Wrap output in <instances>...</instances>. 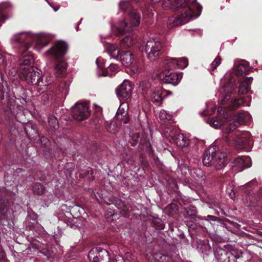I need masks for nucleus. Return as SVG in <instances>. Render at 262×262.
Returning a JSON list of instances; mask_svg holds the SVG:
<instances>
[{
	"instance_id": "obj_1",
	"label": "nucleus",
	"mask_w": 262,
	"mask_h": 262,
	"mask_svg": "<svg viewBox=\"0 0 262 262\" xmlns=\"http://www.w3.org/2000/svg\"><path fill=\"white\" fill-rule=\"evenodd\" d=\"M53 37V35L46 32L34 33L31 31L21 32L12 36L11 43L12 48L18 53L26 52L33 43H35V49L40 51L49 43Z\"/></svg>"
},
{
	"instance_id": "obj_2",
	"label": "nucleus",
	"mask_w": 262,
	"mask_h": 262,
	"mask_svg": "<svg viewBox=\"0 0 262 262\" xmlns=\"http://www.w3.org/2000/svg\"><path fill=\"white\" fill-rule=\"evenodd\" d=\"M172 7L180 9V14L177 16H171L168 18L167 27L171 29L179 25H182L199 17L202 11V7L196 0H174ZM169 9H167V10Z\"/></svg>"
},
{
	"instance_id": "obj_3",
	"label": "nucleus",
	"mask_w": 262,
	"mask_h": 262,
	"mask_svg": "<svg viewBox=\"0 0 262 262\" xmlns=\"http://www.w3.org/2000/svg\"><path fill=\"white\" fill-rule=\"evenodd\" d=\"M33 61V56L29 54L24 55L19 59L20 64L19 77L27 83L34 85L37 84L41 76V73L38 69L30 66Z\"/></svg>"
},
{
	"instance_id": "obj_4",
	"label": "nucleus",
	"mask_w": 262,
	"mask_h": 262,
	"mask_svg": "<svg viewBox=\"0 0 262 262\" xmlns=\"http://www.w3.org/2000/svg\"><path fill=\"white\" fill-rule=\"evenodd\" d=\"M217 149L218 147L215 145L209 147L205 152L203 159L204 165H212L216 170L223 168L227 161L226 154L219 151Z\"/></svg>"
},
{
	"instance_id": "obj_5",
	"label": "nucleus",
	"mask_w": 262,
	"mask_h": 262,
	"mask_svg": "<svg viewBox=\"0 0 262 262\" xmlns=\"http://www.w3.org/2000/svg\"><path fill=\"white\" fill-rule=\"evenodd\" d=\"M124 19L120 21L116 27L117 33L123 34L130 32L132 28L138 27L141 21V12L137 9H129Z\"/></svg>"
},
{
	"instance_id": "obj_6",
	"label": "nucleus",
	"mask_w": 262,
	"mask_h": 262,
	"mask_svg": "<svg viewBox=\"0 0 262 262\" xmlns=\"http://www.w3.org/2000/svg\"><path fill=\"white\" fill-rule=\"evenodd\" d=\"M224 140L232 143L238 148L249 149L252 144L251 134L249 132H238L233 136H224Z\"/></svg>"
},
{
	"instance_id": "obj_7",
	"label": "nucleus",
	"mask_w": 262,
	"mask_h": 262,
	"mask_svg": "<svg viewBox=\"0 0 262 262\" xmlns=\"http://www.w3.org/2000/svg\"><path fill=\"white\" fill-rule=\"evenodd\" d=\"M231 73H227L225 74L224 79L222 80L223 83L226 80H228L226 84H223L220 88L216 96H218L222 103L225 104L230 99L231 94L235 88V79L231 77Z\"/></svg>"
},
{
	"instance_id": "obj_8",
	"label": "nucleus",
	"mask_w": 262,
	"mask_h": 262,
	"mask_svg": "<svg viewBox=\"0 0 262 262\" xmlns=\"http://www.w3.org/2000/svg\"><path fill=\"white\" fill-rule=\"evenodd\" d=\"M228 115V127L226 128V132L227 134H229L235 130L238 126L250 121L251 119L250 114L245 111L240 112L235 115H232L230 113Z\"/></svg>"
},
{
	"instance_id": "obj_9",
	"label": "nucleus",
	"mask_w": 262,
	"mask_h": 262,
	"mask_svg": "<svg viewBox=\"0 0 262 262\" xmlns=\"http://www.w3.org/2000/svg\"><path fill=\"white\" fill-rule=\"evenodd\" d=\"M21 101L20 100L17 99V100L14 99H10L8 100L7 104V108L6 111V114L10 116H14L19 122L23 124L25 123V122H22L20 117H23V108L22 105H19L17 101H20L22 104L26 103V100L23 99Z\"/></svg>"
},
{
	"instance_id": "obj_10",
	"label": "nucleus",
	"mask_w": 262,
	"mask_h": 262,
	"mask_svg": "<svg viewBox=\"0 0 262 262\" xmlns=\"http://www.w3.org/2000/svg\"><path fill=\"white\" fill-rule=\"evenodd\" d=\"M106 61L102 57H98L96 60L98 67L97 75L98 76H111L115 75L120 70L119 66L116 64L111 63L105 69Z\"/></svg>"
},
{
	"instance_id": "obj_11",
	"label": "nucleus",
	"mask_w": 262,
	"mask_h": 262,
	"mask_svg": "<svg viewBox=\"0 0 262 262\" xmlns=\"http://www.w3.org/2000/svg\"><path fill=\"white\" fill-rule=\"evenodd\" d=\"M162 49L161 41L157 39L150 38L145 46V51L147 58L150 60H154L159 56Z\"/></svg>"
},
{
	"instance_id": "obj_12",
	"label": "nucleus",
	"mask_w": 262,
	"mask_h": 262,
	"mask_svg": "<svg viewBox=\"0 0 262 262\" xmlns=\"http://www.w3.org/2000/svg\"><path fill=\"white\" fill-rule=\"evenodd\" d=\"M88 258L90 262L110 261L108 251L100 247L91 249L89 253Z\"/></svg>"
},
{
	"instance_id": "obj_13",
	"label": "nucleus",
	"mask_w": 262,
	"mask_h": 262,
	"mask_svg": "<svg viewBox=\"0 0 262 262\" xmlns=\"http://www.w3.org/2000/svg\"><path fill=\"white\" fill-rule=\"evenodd\" d=\"M72 114L74 118L81 121L86 119L90 115L89 107L86 102H78L72 108Z\"/></svg>"
},
{
	"instance_id": "obj_14",
	"label": "nucleus",
	"mask_w": 262,
	"mask_h": 262,
	"mask_svg": "<svg viewBox=\"0 0 262 262\" xmlns=\"http://www.w3.org/2000/svg\"><path fill=\"white\" fill-rule=\"evenodd\" d=\"M68 48L67 43L62 41H59L51 48L47 50L44 55L50 56L56 59L62 57L66 53Z\"/></svg>"
},
{
	"instance_id": "obj_15",
	"label": "nucleus",
	"mask_w": 262,
	"mask_h": 262,
	"mask_svg": "<svg viewBox=\"0 0 262 262\" xmlns=\"http://www.w3.org/2000/svg\"><path fill=\"white\" fill-rule=\"evenodd\" d=\"M132 89L133 86L131 82L128 80H124L116 89V93L119 99H126L131 96Z\"/></svg>"
},
{
	"instance_id": "obj_16",
	"label": "nucleus",
	"mask_w": 262,
	"mask_h": 262,
	"mask_svg": "<svg viewBox=\"0 0 262 262\" xmlns=\"http://www.w3.org/2000/svg\"><path fill=\"white\" fill-rule=\"evenodd\" d=\"M251 165V159L248 156L237 158L232 162V169L236 172L242 171L245 168H249Z\"/></svg>"
},
{
	"instance_id": "obj_17",
	"label": "nucleus",
	"mask_w": 262,
	"mask_h": 262,
	"mask_svg": "<svg viewBox=\"0 0 262 262\" xmlns=\"http://www.w3.org/2000/svg\"><path fill=\"white\" fill-rule=\"evenodd\" d=\"M229 120V115L227 113L224 114L223 116L219 115L217 117L212 118L211 119L207 121V123L215 129H219L223 126L225 127V133L226 128L228 127V121Z\"/></svg>"
},
{
	"instance_id": "obj_18",
	"label": "nucleus",
	"mask_w": 262,
	"mask_h": 262,
	"mask_svg": "<svg viewBox=\"0 0 262 262\" xmlns=\"http://www.w3.org/2000/svg\"><path fill=\"white\" fill-rule=\"evenodd\" d=\"M160 77L163 81L166 83L171 84L173 85H178L182 78L181 73H171L168 74V72L161 73Z\"/></svg>"
},
{
	"instance_id": "obj_19",
	"label": "nucleus",
	"mask_w": 262,
	"mask_h": 262,
	"mask_svg": "<svg viewBox=\"0 0 262 262\" xmlns=\"http://www.w3.org/2000/svg\"><path fill=\"white\" fill-rule=\"evenodd\" d=\"M234 67L237 75H247L250 70L248 62L245 60L235 61Z\"/></svg>"
},
{
	"instance_id": "obj_20",
	"label": "nucleus",
	"mask_w": 262,
	"mask_h": 262,
	"mask_svg": "<svg viewBox=\"0 0 262 262\" xmlns=\"http://www.w3.org/2000/svg\"><path fill=\"white\" fill-rule=\"evenodd\" d=\"M166 92L161 86H157L151 91L150 97L153 102L157 104L161 103L164 93Z\"/></svg>"
},
{
	"instance_id": "obj_21",
	"label": "nucleus",
	"mask_w": 262,
	"mask_h": 262,
	"mask_svg": "<svg viewBox=\"0 0 262 262\" xmlns=\"http://www.w3.org/2000/svg\"><path fill=\"white\" fill-rule=\"evenodd\" d=\"M127 106V104L122 103L118 108L116 115L117 119L120 120L124 124L127 123L129 121Z\"/></svg>"
},
{
	"instance_id": "obj_22",
	"label": "nucleus",
	"mask_w": 262,
	"mask_h": 262,
	"mask_svg": "<svg viewBox=\"0 0 262 262\" xmlns=\"http://www.w3.org/2000/svg\"><path fill=\"white\" fill-rule=\"evenodd\" d=\"M107 52L109 54L111 57L117 59L121 55V51L122 49L114 44L106 43L105 46Z\"/></svg>"
},
{
	"instance_id": "obj_23",
	"label": "nucleus",
	"mask_w": 262,
	"mask_h": 262,
	"mask_svg": "<svg viewBox=\"0 0 262 262\" xmlns=\"http://www.w3.org/2000/svg\"><path fill=\"white\" fill-rule=\"evenodd\" d=\"M252 79V77H246L240 82L238 88V93L239 94H246L249 92Z\"/></svg>"
},
{
	"instance_id": "obj_24",
	"label": "nucleus",
	"mask_w": 262,
	"mask_h": 262,
	"mask_svg": "<svg viewBox=\"0 0 262 262\" xmlns=\"http://www.w3.org/2000/svg\"><path fill=\"white\" fill-rule=\"evenodd\" d=\"M120 60L124 66H130L134 60L132 52L130 51L124 52L120 55Z\"/></svg>"
},
{
	"instance_id": "obj_25",
	"label": "nucleus",
	"mask_w": 262,
	"mask_h": 262,
	"mask_svg": "<svg viewBox=\"0 0 262 262\" xmlns=\"http://www.w3.org/2000/svg\"><path fill=\"white\" fill-rule=\"evenodd\" d=\"M172 142L175 143L178 147L182 148L188 145L189 140L183 134H179L177 135L176 139Z\"/></svg>"
},
{
	"instance_id": "obj_26",
	"label": "nucleus",
	"mask_w": 262,
	"mask_h": 262,
	"mask_svg": "<svg viewBox=\"0 0 262 262\" xmlns=\"http://www.w3.org/2000/svg\"><path fill=\"white\" fill-rule=\"evenodd\" d=\"M129 32V34L120 41V46L123 49L130 48L134 45L133 34L132 32Z\"/></svg>"
},
{
	"instance_id": "obj_27",
	"label": "nucleus",
	"mask_w": 262,
	"mask_h": 262,
	"mask_svg": "<svg viewBox=\"0 0 262 262\" xmlns=\"http://www.w3.org/2000/svg\"><path fill=\"white\" fill-rule=\"evenodd\" d=\"M67 63L64 60L59 61L55 68V75L58 77L64 75L67 70Z\"/></svg>"
},
{
	"instance_id": "obj_28",
	"label": "nucleus",
	"mask_w": 262,
	"mask_h": 262,
	"mask_svg": "<svg viewBox=\"0 0 262 262\" xmlns=\"http://www.w3.org/2000/svg\"><path fill=\"white\" fill-rule=\"evenodd\" d=\"M11 4L8 2H3L0 4V26L7 18L5 12L11 7Z\"/></svg>"
},
{
	"instance_id": "obj_29",
	"label": "nucleus",
	"mask_w": 262,
	"mask_h": 262,
	"mask_svg": "<svg viewBox=\"0 0 262 262\" xmlns=\"http://www.w3.org/2000/svg\"><path fill=\"white\" fill-rule=\"evenodd\" d=\"M176 58L166 57L163 61V64L166 70H172L177 68Z\"/></svg>"
},
{
	"instance_id": "obj_30",
	"label": "nucleus",
	"mask_w": 262,
	"mask_h": 262,
	"mask_svg": "<svg viewBox=\"0 0 262 262\" xmlns=\"http://www.w3.org/2000/svg\"><path fill=\"white\" fill-rule=\"evenodd\" d=\"M24 129L27 136L30 140H32L35 137H38V134L35 129L33 128L32 125L30 123L26 124L24 127Z\"/></svg>"
},
{
	"instance_id": "obj_31",
	"label": "nucleus",
	"mask_w": 262,
	"mask_h": 262,
	"mask_svg": "<svg viewBox=\"0 0 262 262\" xmlns=\"http://www.w3.org/2000/svg\"><path fill=\"white\" fill-rule=\"evenodd\" d=\"M178 134V130L176 128H168L164 133V137L171 142L174 140Z\"/></svg>"
},
{
	"instance_id": "obj_32",
	"label": "nucleus",
	"mask_w": 262,
	"mask_h": 262,
	"mask_svg": "<svg viewBox=\"0 0 262 262\" xmlns=\"http://www.w3.org/2000/svg\"><path fill=\"white\" fill-rule=\"evenodd\" d=\"M119 8L120 10L125 14L127 13L129 9H134L131 6L130 3L128 1H121L119 3Z\"/></svg>"
},
{
	"instance_id": "obj_33",
	"label": "nucleus",
	"mask_w": 262,
	"mask_h": 262,
	"mask_svg": "<svg viewBox=\"0 0 262 262\" xmlns=\"http://www.w3.org/2000/svg\"><path fill=\"white\" fill-rule=\"evenodd\" d=\"M242 105L249 106L250 104L249 103H246L243 98H239V99H236L233 101L232 105L230 106V109L233 110L236 107Z\"/></svg>"
},
{
	"instance_id": "obj_34",
	"label": "nucleus",
	"mask_w": 262,
	"mask_h": 262,
	"mask_svg": "<svg viewBox=\"0 0 262 262\" xmlns=\"http://www.w3.org/2000/svg\"><path fill=\"white\" fill-rule=\"evenodd\" d=\"M177 68L183 69L185 68L188 64V59L186 57L177 58Z\"/></svg>"
},
{
	"instance_id": "obj_35",
	"label": "nucleus",
	"mask_w": 262,
	"mask_h": 262,
	"mask_svg": "<svg viewBox=\"0 0 262 262\" xmlns=\"http://www.w3.org/2000/svg\"><path fill=\"white\" fill-rule=\"evenodd\" d=\"M49 125L51 129L55 130L58 128L57 119L54 116H51L49 117Z\"/></svg>"
},
{
	"instance_id": "obj_36",
	"label": "nucleus",
	"mask_w": 262,
	"mask_h": 262,
	"mask_svg": "<svg viewBox=\"0 0 262 262\" xmlns=\"http://www.w3.org/2000/svg\"><path fill=\"white\" fill-rule=\"evenodd\" d=\"M51 84V80L50 81H45V79L41 77V76H40L37 85L39 88V90H42L44 91L46 89V86H48Z\"/></svg>"
},
{
	"instance_id": "obj_37",
	"label": "nucleus",
	"mask_w": 262,
	"mask_h": 262,
	"mask_svg": "<svg viewBox=\"0 0 262 262\" xmlns=\"http://www.w3.org/2000/svg\"><path fill=\"white\" fill-rule=\"evenodd\" d=\"M33 192L36 194L40 195L45 191L44 187L40 183H35L33 186Z\"/></svg>"
},
{
	"instance_id": "obj_38",
	"label": "nucleus",
	"mask_w": 262,
	"mask_h": 262,
	"mask_svg": "<svg viewBox=\"0 0 262 262\" xmlns=\"http://www.w3.org/2000/svg\"><path fill=\"white\" fill-rule=\"evenodd\" d=\"M159 117L160 120L163 121L170 120L172 118V115L165 110H161L159 113Z\"/></svg>"
},
{
	"instance_id": "obj_39",
	"label": "nucleus",
	"mask_w": 262,
	"mask_h": 262,
	"mask_svg": "<svg viewBox=\"0 0 262 262\" xmlns=\"http://www.w3.org/2000/svg\"><path fill=\"white\" fill-rule=\"evenodd\" d=\"M7 87V83L4 80L3 75L0 70V93L3 94L5 90V88Z\"/></svg>"
},
{
	"instance_id": "obj_40",
	"label": "nucleus",
	"mask_w": 262,
	"mask_h": 262,
	"mask_svg": "<svg viewBox=\"0 0 262 262\" xmlns=\"http://www.w3.org/2000/svg\"><path fill=\"white\" fill-rule=\"evenodd\" d=\"M221 58L220 56H217L215 59L212 62L210 68V71H212L214 70L221 63Z\"/></svg>"
},
{
	"instance_id": "obj_41",
	"label": "nucleus",
	"mask_w": 262,
	"mask_h": 262,
	"mask_svg": "<svg viewBox=\"0 0 262 262\" xmlns=\"http://www.w3.org/2000/svg\"><path fill=\"white\" fill-rule=\"evenodd\" d=\"M107 129L108 132L112 133H115L118 131V126L117 125V124L116 122L114 121H112L109 126H107Z\"/></svg>"
},
{
	"instance_id": "obj_42",
	"label": "nucleus",
	"mask_w": 262,
	"mask_h": 262,
	"mask_svg": "<svg viewBox=\"0 0 262 262\" xmlns=\"http://www.w3.org/2000/svg\"><path fill=\"white\" fill-rule=\"evenodd\" d=\"M19 66H20V64H19V62L18 63ZM20 72V67H19V70H17L14 68H12L11 70H9L8 75L10 77V78L12 80H13V77L16 76L17 75L19 76V74Z\"/></svg>"
},
{
	"instance_id": "obj_43",
	"label": "nucleus",
	"mask_w": 262,
	"mask_h": 262,
	"mask_svg": "<svg viewBox=\"0 0 262 262\" xmlns=\"http://www.w3.org/2000/svg\"><path fill=\"white\" fill-rule=\"evenodd\" d=\"M40 252L47 258L51 257L53 254L52 250L49 248L43 249Z\"/></svg>"
},
{
	"instance_id": "obj_44",
	"label": "nucleus",
	"mask_w": 262,
	"mask_h": 262,
	"mask_svg": "<svg viewBox=\"0 0 262 262\" xmlns=\"http://www.w3.org/2000/svg\"><path fill=\"white\" fill-rule=\"evenodd\" d=\"M170 210H172V211L170 212L169 214H171L173 212L176 213L177 211L176 205L174 204H171L168 205L165 208V210L167 211H169Z\"/></svg>"
},
{
	"instance_id": "obj_45",
	"label": "nucleus",
	"mask_w": 262,
	"mask_h": 262,
	"mask_svg": "<svg viewBox=\"0 0 262 262\" xmlns=\"http://www.w3.org/2000/svg\"><path fill=\"white\" fill-rule=\"evenodd\" d=\"M125 258L128 262H134L135 259L134 256L130 252L125 254Z\"/></svg>"
},
{
	"instance_id": "obj_46",
	"label": "nucleus",
	"mask_w": 262,
	"mask_h": 262,
	"mask_svg": "<svg viewBox=\"0 0 262 262\" xmlns=\"http://www.w3.org/2000/svg\"><path fill=\"white\" fill-rule=\"evenodd\" d=\"M111 262H125L124 258L120 255H116Z\"/></svg>"
},
{
	"instance_id": "obj_47",
	"label": "nucleus",
	"mask_w": 262,
	"mask_h": 262,
	"mask_svg": "<svg viewBox=\"0 0 262 262\" xmlns=\"http://www.w3.org/2000/svg\"><path fill=\"white\" fill-rule=\"evenodd\" d=\"M41 142L45 144V145L46 146H47L49 144V140L45 138V137H42L41 139Z\"/></svg>"
},
{
	"instance_id": "obj_48",
	"label": "nucleus",
	"mask_w": 262,
	"mask_h": 262,
	"mask_svg": "<svg viewBox=\"0 0 262 262\" xmlns=\"http://www.w3.org/2000/svg\"><path fill=\"white\" fill-rule=\"evenodd\" d=\"M207 218L211 221H215L216 219V217L213 215H208L207 216Z\"/></svg>"
},
{
	"instance_id": "obj_49",
	"label": "nucleus",
	"mask_w": 262,
	"mask_h": 262,
	"mask_svg": "<svg viewBox=\"0 0 262 262\" xmlns=\"http://www.w3.org/2000/svg\"><path fill=\"white\" fill-rule=\"evenodd\" d=\"M94 195H95V196H96V199L99 201V202L100 203H103V201H100V200H99V198H98V196H99L100 198H101V196H100V195L99 193H97V194H95V193H94Z\"/></svg>"
},
{
	"instance_id": "obj_50",
	"label": "nucleus",
	"mask_w": 262,
	"mask_h": 262,
	"mask_svg": "<svg viewBox=\"0 0 262 262\" xmlns=\"http://www.w3.org/2000/svg\"><path fill=\"white\" fill-rule=\"evenodd\" d=\"M111 36L110 35H100V37H101V39H102L103 38H109Z\"/></svg>"
},
{
	"instance_id": "obj_51",
	"label": "nucleus",
	"mask_w": 262,
	"mask_h": 262,
	"mask_svg": "<svg viewBox=\"0 0 262 262\" xmlns=\"http://www.w3.org/2000/svg\"><path fill=\"white\" fill-rule=\"evenodd\" d=\"M146 146L147 148V150H150L151 149V146L149 142L146 143Z\"/></svg>"
},
{
	"instance_id": "obj_52",
	"label": "nucleus",
	"mask_w": 262,
	"mask_h": 262,
	"mask_svg": "<svg viewBox=\"0 0 262 262\" xmlns=\"http://www.w3.org/2000/svg\"><path fill=\"white\" fill-rule=\"evenodd\" d=\"M229 193L230 197L233 199L234 196V193H232V190H231V192Z\"/></svg>"
},
{
	"instance_id": "obj_53",
	"label": "nucleus",
	"mask_w": 262,
	"mask_h": 262,
	"mask_svg": "<svg viewBox=\"0 0 262 262\" xmlns=\"http://www.w3.org/2000/svg\"><path fill=\"white\" fill-rule=\"evenodd\" d=\"M0 255L2 257V258H3L4 257H5V252H4L3 250H1L0 251Z\"/></svg>"
},
{
	"instance_id": "obj_54",
	"label": "nucleus",
	"mask_w": 262,
	"mask_h": 262,
	"mask_svg": "<svg viewBox=\"0 0 262 262\" xmlns=\"http://www.w3.org/2000/svg\"><path fill=\"white\" fill-rule=\"evenodd\" d=\"M51 80V82H52V79L51 77H48L47 76L45 78V81H50Z\"/></svg>"
},
{
	"instance_id": "obj_55",
	"label": "nucleus",
	"mask_w": 262,
	"mask_h": 262,
	"mask_svg": "<svg viewBox=\"0 0 262 262\" xmlns=\"http://www.w3.org/2000/svg\"><path fill=\"white\" fill-rule=\"evenodd\" d=\"M136 137L137 139H139V138L140 137V135L139 134H137L136 135Z\"/></svg>"
},
{
	"instance_id": "obj_56",
	"label": "nucleus",
	"mask_w": 262,
	"mask_h": 262,
	"mask_svg": "<svg viewBox=\"0 0 262 262\" xmlns=\"http://www.w3.org/2000/svg\"><path fill=\"white\" fill-rule=\"evenodd\" d=\"M201 174H202V172L200 171V170H199V172H198V175L200 176H201Z\"/></svg>"
},
{
	"instance_id": "obj_57",
	"label": "nucleus",
	"mask_w": 262,
	"mask_h": 262,
	"mask_svg": "<svg viewBox=\"0 0 262 262\" xmlns=\"http://www.w3.org/2000/svg\"><path fill=\"white\" fill-rule=\"evenodd\" d=\"M153 260H154V261H155V262H158V261H160L159 260H158V259H156H156H153Z\"/></svg>"
},
{
	"instance_id": "obj_58",
	"label": "nucleus",
	"mask_w": 262,
	"mask_h": 262,
	"mask_svg": "<svg viewBox=\"0 0 262 262\" xmlns=\"http://www.w3.org/2000/svg\"><path fill=\"white\" fill-rule=\"evenodd\" d=\"M131 144H132V146H135V144H136L135 143H132Z\"/></svg>"
},
{
	"instance_id": "obj_59",
	"label": "nucleus",
	"mask_w": 262,
	"mask_h": 262,
	"mask_svg": "<svg viewBox=\"0 0 262 262\" xmlns=\"http://www.w3.org/2000/svg\"><path fill=\"white\" fill-rule=\"evenodd\" d=\"M54 10L55 11H57L58 10V9L55 8Z\"/></svg>"
},
{
	"instance_id": "obj_60",
	"label": "nucleus",
	"mask_w": 262,
	"mask_h": 262,
	"mask_svg": "<svg viewBox=\"0 0 262 262\" xmlns=\"http://www.w3.org/2000/svg\"><path fill=\"white\" fill-rule=\"evenodd\" d=\"M90 171H91V174H93V172H92V171L91 170H90Z\"/></svg>"
}]
</instances>
